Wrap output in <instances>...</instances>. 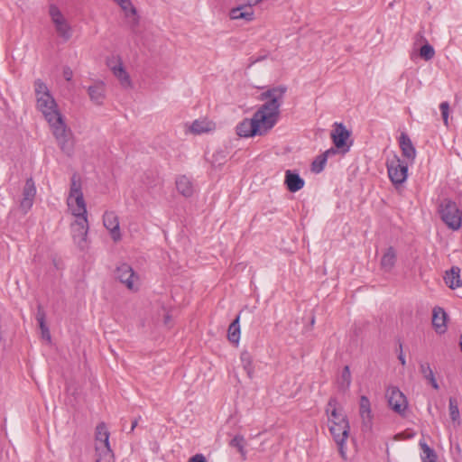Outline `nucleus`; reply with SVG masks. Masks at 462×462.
Here are the masks:
<instances>
[{"label":"nucleus","instance_id":"obj_38","mask_svg":"<svg viewBox=\"0 0 462 462\" xmlns=\"http://www.w3.org/2000/svg\"><path fill=\"white\" fill-rule=\"evenodd\" d=\"M435 55L434 48L429 44L426 43L423 46H421L420 50V56L424 59L425 60H430Z\"/></svg>","mask_w":462,"mask_h":462},{"label":"nucleus","instance_id":"obj_4","mask_svg":"<svg viewBox=\"0 0 462 462\" xmlns=\"http://www.w3.org/2000/svg\"><path fill=\"white\" fill-rule=\"evenodd\" d=\"M438 213L441 220L452 230H458L462 226V211L456 202L444 199L438 206Z\"/></svg>","mask_w":462,"mask_h":462},{"label":"nucleus","instance_id":"obj_9","mask_svg":"<svg viewBox=\"0 0 462 462\" xmlns=\"http://www.w3.org/2000/svg\"><path fill=\"white\" fill-rule=\"evenodd\" d=\"M389 406L397 413L402 414L407 409L405 395L396 386H391L386 390L385 394Z\"/></svg>","mask_w":462,"mask_h":462},{"label":"nucleus","instance_id":"obj_42","mask_svg":"<svg viewBox=\"0 0 462 462\" xmlns=\"http://www.w3.org/2000/svg\"><path fill=\"white\" fill-rule=\"evenodd\" d=\"M39 327H40V329L42 332V337L43 339L47 340L48 342H51V333H50L49 328L46 325V323L40 324Z\"/></svg>","mask_w":462,"mask_h":462},{"label":"nucleus","instance_id":"obj_24","mask_svg":"<svg viewBox=\"0 0 462 462\" xmlns=\"http://www.w3.org/2000/svg\"><path fill=\"white\" fill-rule=\"evenodd\" d=\"M446 284L452 290L462 286V281L460 279V268L453 266L449 272L446 273L444 276Z\"/></svg>","mask_w":462,"mask_h":462},{"label":"nucleus","instance_id":"obj_32","mask_svg":"<svg viewBox=\"0 0 462 462\" xmlns=\"http://www.w3.org/2000/svg\"><path fill=\"white\" fill-rule=\"evenodd\" d=\"M245 445L246 441L242 435H236L229 442V446L236 448L242 456L243 459H245L246 457Z\"/></svg>","mask_w":462,"mask_h":462},{"label":"nucleus","instance_id":"obj_23","mask_svg":"<svg viewBox=\"0 0 462 462\" xmlns=\"http://www.w3.org/2000/svg\"><path fill=\"white\" fill-rule=\"evenodd\" d=\"M177 190L184 197H191L194 193L192 181L186 175L179 176L176 179Z\"/></svg>","mask_w":462,"mask_h":462},{"label":"nucleus","instance_id":"obj_3","mask_svg":"<svg viewBox=\"0 0 462 462\" xmlns=\"http://www.w3.org/2000/svg\"><path fill=\"white\" fill-rule=\"evenodd\" d=\"M50 127L60 149L68 156L72 155L75 146L74 136L66 125L64 117H59L58 120L50 124Z\"/></svg>","mask_w":462,"mask_h":462},{"label":"nucleus","instance_id":"obj_37","mask_svg":"<svg viewBox=\"0 0 462 462\" xmlns=\"http://www.w3.org/2000/svg\"><path fill=\"white\" fill-rule=\"evenodd\" d=\"M80 193H83L81 190L80 177L77 173H74L70 179L69 195L74 196V194Z\"/></svg>","mask_w":462,"mask_h":462},{"label":"nucleus","instance_id":"obj_44","mask_svg":"<svg viewBox=\"0 0 462 462\" xmlns=\"http://www.w3.org/2000/svg\"><path fill=\"white\" fill-rule=\"evenodd\" d=\"M189 462H208L206 457L202 454H196L191 457Z\"/></svg>","mask_w":462,"mask_h":462},{"label":"nucleus","instance_id":"obj_1","mask_svg":"<svg viewBox=\"0 0 462 462\" xmlns=\"http://www.w3.org/2000/svg\"><path fill=\"white\" fill-rule=\"evenodd\" d=\"M286 91L285 86H278L261 93L260 99L264 103L252 118H245L236 125L237 135L253 137L266 134L279 119L280 107Z\"/></svg>","mask_w":462,"mask_h":462},{"label":"nucleus","instance_id":"obj_11","mask_svg":"<svg viewBox=\"0 0 462 462\" xmlns=\"http://www.w3.org/2000/svg\"><path fill=\"white\" fill-rule=\"evenodd\" d=\"M326 413L328 418V423H347L348 420L343 412V409L339 407L337 398L331 397L328 400L326 408Z\"/></svg>","mask_w":462,"mask_h":462},{"label":"nucleus","instance_id":"obj_5","mask_svg":"<svg viewBox=\"0 0 462 462\" xmlns=\"http://www.w3.org/2000/svg\"><path fill=\"white\" fill-rule=\"evenodd\" d=\"M96 462H114V455L109 445V432L105 422L96 428Z\"/></svg>","mask_w":462,"mask_h":462},{"label":"nucleus","instance_id":"obj_19","mask_svg":"<svg viewBox=\"0 0 462 462\" xmlns=\"http://www.w3.org/2000/svg\"><path fill=\"white\" fill-rule=\"evenodd\" d=\"M105 84L102 81L95 82L93 85L89 86L88 88V96L92 102L96 105L103 104L105 99Z\"/></svg>","mask_w":462,"mask_h":462},{"label":"nucleus","instance_id":"obj_34","mask_svg":"<svg viewBox=\"0 0 462 462\" xmlns=\"http://www.w3.org/2000/svg\"><path fill=\"white\" fill-rule=\"evenodd\" d=\"M420 448L423 452L421 457L423 462H428L430 460H437V455L433 448L429 447L425 442H420Z\"/></svg>","mask_w":462,"mask_h":462},{"label":"nucleus","instance_id":"obj_10","mask_svg":"<svg viewBox=\"0 0 462 462\" xmlns=\"http://www.w3.org/2000/svg\"><path fill=\"white\" fill-rule=\"evenodd\" d=\"M329 431L334 438V440L339 448L340 455L345 458L346 452L344 450V445L348 437L349 433V423H332L328 425Z\"/></svg>","mask_w":462,"mask_h":462},{"label":"nucleus","instance_id":"obj_43","mask_svg":"<svg viewBox=\"0 0 462 462\" xmlns=\"http://www.w3.org/2000/svg\"><path fill=\"white\" fill-rule=\"evenodd\" d=\"M63 78L67 80V81H70L72 79V77H73V71L72 69L66 66L63 68Z\"/></svg>","mask_w":462,"mask_h":462},{"label":"nucleus","instance_id":"obj_33","mask_svg":"<svg viewBox=\"0 0 462 462\" xmlns=\"http://www.w3.org/2000/svg\"><path fill=\"white\" fill-rule=\"evenodd\" d=\"M36 195V188L32 178H29L25 181V185L23 189V198L34 199Z\"/></svg>","mask_w":462,"mask_h":462},{"label":"nucleus","instance_id":"obj_13","mask_svg":"<svg viewBox=\"0 0 462 462\" xmlns=\"http://www.w3.org/2000/svg\"><path fill=\"white\" fill-rule=\"evenodd\" d=\"M103 224L109 231L112 239L117 242L121 239V232L119 227V219L114 211H106L103 216Z\"/></svg>","mask_w":462,"mask_h":462},{"label":"nucleus","instance_id":"obj_15","mask_svg":"<svg viewBox=\"0 0 462 462\" xmlns=\"http://www.w3.org/2000/svg\"><path fill=\"white\" fill-rule=\"evenodd\" d=\"M116 277L128 289H134V278L135 277L133 268L127 263H122L116 270Z\"/></svg>","mask_w":462,"mask_h":462},{"label":"nucleus","instance_id":"obj_6","mask_svg":"<svg viewBox=\"0 0 462 462\" xmlns=\"http://www.w3.org/2000/svg\"><path fill=\"white\" fill-rule=\"evenodd\" d=\"M388 176L395 187L402 184L408 176V165L394 155L386 162Z\"/></svg>","mask_w":462,"mask_h":462},{"label":"nucleus","instance_id":"obj_36","mask_svg":"<svg viewBox=\"0 0 462 462\" xmlns=\"http://www.w3.org/2000/svg\"><path fill=\"white\" fill-rule=\"evenodd\" d=\"M328 159L326 155L320 154L315 158L311 163V171L316 173H319L324 170Z\"/></svg>","mask_w":462,"mask_h":462},{"label":"nucleus","instance_id":"obj_45","mask_svg":"<svg viewBox=\"0 0 462 462\" xmlns=\"http://www.w3.org/2000/svg\"><path fill=\"white\" fill-rule=\"evenodd\" d=\"M337 152V151L335 148H330L327 150L325 152H323V155H326V158L328 159L331 155H335Z\"/></svg>","mask_w":462,"mask_h":462},{"label":"nucleus","instance_id":"obj_46","mask_svg":"<svg viewBox=\"0 0 462 462\" xmlns=\"http://www.w3.org/2000/svg\"><path fill=\"white\" fill-rule=\"evenodd\" d=\"M402 344H400V348L402 349ZM398 359L400 360L401 364L404 366L406 365V360H405V357L402 354V352L401 351L399 356H398Z\"/></svg>","mask_w":462,"mask_h":462},{"label":"nucleus","instance_id":"obj_7","mask_svg":"<svg viewBox=\"0 0 462 462\" xmlns=\"http://www.w3.org/2000/svg\"><path fill=\"white\" fill-rule=\"evenodd\" d=\"M49 14L55 25V29L58 34L64 40H69L71 37L70 26L69 25L67 20L64 18L60 9L56 5H51L50 6Z\"/></svg>","mask_w":462,"mask_h":462},{"label":"nucleus","instance_id":"obj_14","mask_svg":"<svg viewBox=\"0 0 462 462\" xmlns=\"http://www.w3.org/2000/svg\"><path fill=\"white\" fill-rule=\"evenodd\" d=\"M67 204L72 214L79 217H87V208L83 193L69 195Z\"/></svg>","mask_w":462,"mask_h":462},{"label":"nucleus","instance_id":"obj_31","mask_svg":"<svg viewBox=\"0 0 462 462\" xmlns=\"http://www.w3.org/2000/svg\"><path fill=\"white\" fill-rule=\"evenodd\" d=\"M240 360L243 365L244 369L245 370L249 378H252L254 375V365H253V357L251 354L245 350L241 353Z\"/></svg>","mask_w":462,"mask_h":462},{"label":"nucleus","instance_id":"obj_41","mask_svg":"<svg viewBox=\"0 0 462 462\" xmlns=\"http://www.w3.org/2000/svg\"><path fill=\"white\" fill-rule=\"evenodd\" d=\"M46 319V313L43 310V308L41 305H38L37 307V313H36V320L38 321V324H43Z\"/></svg>","mask_w":462,"mask_h":462},{"label":"nucleus","instance_id":"obj_12","mask_svg":"<svg viewBox=\"0 0 462 462\" xmlns=\"http://www.w3.org/2000/svg\"><path fill=\"white\" fill-rule=\"evenodd\" d=\"M350 136V132L341 123H335V128L331 132V139L337 149H343L344 152L349 150L346 141Z\"/></svg>","mask_w":462,"mask_h":462},{"label":"nucleus","instance_id":"obj_20","mask_svg":"<svg viewBox=\"0 0 462 462\" xmlns=\"http://www.w3.org/2000/svg\"><path fill=\"white\" fill-rule=\"evenodd\" d=\"M116 3L125 12L127 17H129L130 14L132 15V20L130 21L131 30L133 32H135V29L139 24V17L136 14L135 7L130 0H117Z\"/></svg>","mask_w":462,"mask_h":462},{"label":"nucleus","instance_id":"obj_8","mask_svg":"<svg viewBox=\"0 0 462 462\" xmlns=\"http://www.w3.org/2000/svg\"><path fill=\"white\" fill-rule=\"evenodd\" d=\"M72 237L80 250L87 247V237L88 231V217L76 218L71 225Z\"/></svg>","mask_w":462,"mask_h":462},{"label":"nucleus","instance_id":"obj_52","mask_svg":"<svg viewBox=\"0 0 462 462\" xmlns=\"http://www.w3.org/2000/svg\"><path fill=\"white\" fill-rule=\"evenodd\" d=\"M115 2H116L117 0H114Z\"/></svg>","mask_w":462,"mask_h":462},{"label":"nucleus","instance_id":"obj_29","mask_svg":"<svg viewBox=\"0 0 462 462\" xmlns=\"http://www.w3.org/2000/svg\"><path fill=\"white\" fill-rule=\"evenodd\" d=\"M351 373L348 365H346L341 373L340 377L337 380L338 388L342 392H346L349 389L351 384Z\"/></svg>","mask_w":462,"mask_h":462},{"label":"nucleus","instance_id":"obj_16","mask_svg":"<svg viewBox=\"0 0 462 462\" xmlns=\"http://www.w3.org/2000/svg\"><path fill=\"white\" fill-rule=\"evenodd\" d=\"M359 411L362 418V428L363 430H369L372 428V411L369 399L363 395L360 398Z\"/></svg>","mask_w":462,"mask_h":462},{"label":"nucleus","instance_id":"obj_21","mask_svg":"<svg viewBox=\"0 0 462 462\" xmlns=\"http://www.w3.org/2000/svg\"><path fill=\"white\" fill-rule=\"evenodd\" d=\"M254 11L250 5H240L235 8H232L229 13V16L232 20H245L250 22L254 19Z\"/></svg>","mask_w":462,"mask_h":462},{"label":"nucleus","instance_id":"obj_47","mask_svg":"<svg viewBox=\"0 0 462 462\" xmlns=\"http://www.w3.org/2000/svg\"><path fill=\"white\" fill-rule=\"evenodd\" d=\"M247 1V5H250V7L252 8L253 5H255L259 3H261L263 0H246Z\"/></svg>","mask_w":462,"mask_h":462},{"label":"nucleus","instance_id":"obj_18","mask_svg":"<svg viewBox=\"0 0 462 462\" xmlns=\"http://www.w3.org/2000/svg\"><path fill=\"white\" fill-rule=\"evenodd\" d=\"M284 183L291 192H297L304 187V180L296 172L287 170Z\"/></svg>","mask_w":462,"mask_h":462},{"label":"nucleus","instance_id":"obj_35","mask_svg":"<svg viewBox=\"0 0 462 462\" xmlns=\"http://www.w3.org/2000/svg\"><path fill=\"white\" fill-rule=\"evenodd\" d=\"M449 415L451 420L455 421L459 420V410L457 400L455 397H450L448 400Z\"/></svg>","mask_w":462,"mask_h":462},{"label":"nucleus","instance_id":"obj_39","mask_svg":"<svg viewBox=\"0 0 462 462\" xmlns=\"http://www.w3.org/2000/svg\"><path fill=\"white\" fill-rule=\"evenodd\" d=\"M439 109L441 111V116H442L443 122H444L445 125H448V114H449V104H448V102H447V101L442 102L439 105Z\"/></svg>","mask_w":462,"mask_h":462},{"label":"nucleus","instance_id":"obj_2","mask_svg":"<svg viewBox=\"0 0 462 462\" xmlns=\"http://www.w3.org/2000/svg\"><path fill=\"white\" fill-rule=\"evenodd\" d=\"M34 88L37 109L42 113L49 125L58 120L59 117H63L46 84L41 79H37L34 82Z\"/></svg>","mask_w":462,"mask_h":462},{"label":"nucleus","instance_id":"obj_48","mask_svg":"<svg viewBox=\"0 0 462 462\" xmlns=\"http://www.w3.org/2000/svg\"><path fill=\"white\" fill-rule=\"evenodd\" d=\"M138 424V420H134L133 422H132V426H131V430H130V432H132L134 428L137 426Z\"/></svg>","mask_w":462,"mask_h":462},{"label":"nucleus","instance_id":"obj_26","mask_svg":"<svg viewBox=\"0 0 462 462\" xmlns=\"http://www.w3.org/2000/svg\"><path fill=\"white\" fill-rule=\"evenodd\" d=\"M214 128L215 125L207 120H195L190 125V131L197 134L210 132Z\"/></svg>","mask_w":462,"mask_h":462},{"label":"nucleus","instance_id":"obj_27","mask_svg":"<svg viewBox=\"0 0 462 462\" xmlns=\"http://www.w3.org/2000/svg\"><path fill=\"white\" fill-rule=\"evenodd\" d=\"M420 371L423 375V378L430 383V385L435 389L439 390V385L435 378L434 373L429 363H421L420 365Z\"/></svg>","mask_w":462,"mask_h":462},{"label":"nucleus","instance_id":"obj_50","mask_svg":"<svg viewBox=\"0 0 462 462\" xmlns=\"http://www.w3.org/2000/svg\"><path fill=\"white\" fill-rule=\"evenodd\" d=\"M168 320H169V316H166V318H165V323H167V322H168Z\"/></svg>","mask_w":462,"mask_h":462},{"label":"nucleus","instance_id":"obj_28","mask_svg":"<svg viewBox=\"0 0 462 462\" xmlns=\"http://www.w3.org/2000/svg\"><path fill=\"white\" fill-rule=\"evenodd\" d=\"M239 315L232 321L228 327L227 338L231 343L238 344L240 339V325H239Z\"/></svg>","mask_w":462,"mask_h":462},{"label":"nucleus","instance_id":"obj_25","mask_svg":"<svg viewBox=\"0 0 462 462\" xmlns=\"http://www.w3.org/2000/svg\"><path fill=\"white\" fill-rule=\"evenodd\" d=\"M396 262V252L393 246L387 248L381 259V267L384 272H390Z\"/></svg>","mask_w":462,"mask_h":462},{"label":"nucleus","instance_id":"obj_51","mask_svg":"<svg viewBox=\"0 0 462 462\" xmlns=\"http://www.w3.org/2000/svg\"><path fill=\"white\" fill-rule=\"evenodd\" d=\"M314 322H315V319H314V317H313V318L311 319V324L313 325V324H314Z\"/></svg>","mask_w":462,"mask_h":462},{"label":"nucleus","instance_id":"obj_22","mask_svg":"<svg viewBox=\"0 0 462 462\" xmlns=\"http://www.w3.org/2000/svg\"><path fill=\"white\" fill-rule=\"evenodd\" d=\"M400 147H401L402 155L406 159H408L411 162L414 161V159L416 157V150L411 143V140L410 139L408 134H406L405 133H402L400 135Z\"/></svg>","mask_w":462,"mask_h":462},{"label":"nucleus","instance_id":"obj_30","mask_svg":"<svg viewBox=\"0 0 462 462\" xmlns=\"http://www.w3.org/2000/svg\"><path fill=\"white\" fill-rule=\"evenodd\" d=\"M114 75L120 80L124 86H130L131 81L128 73L125 70L122 62L118 65L111 67Z\"/></svg>","mask_w":462,"mask_h":462},{"label":"nucleus","instance_id":"obj_49","mask_svg":"<svg viewBox=\"0 0 462 462\" xmlns=\"http://www.w3.org/2000/svg\"><path fill=\"white\" fill-rule=\"evenodd\" d=\"M459 346H460V349L462 352V335L460 336V338H459Z\"/></svg>","mask_w":462,"mask_h":462},{"label":"nucleus","instance_id":"obj_17","mask_svg":"<svg viewBox=\"0 0 462 462\" xmlns=\"http://www.w3.org/2000/svg\"><path fill=\"white\" fill-rule=\"evenodd\" d=\"M448 314L441 307H435L432 311V326L439 334L447 331Z\"/></svg>","mask_w":462,"mask_h":462},{"label":"nucleus","instance_id":"obj_40","mask_svg":"<svg viewBox=\"0 0 462 462\" xmlns=\"http://www.w3.org/2000/svg\"><path fill=\"white\" fill-rule=\"evenodd\" d=\"M33 200L32 199L23 198L20 202V209L23 214H26L32 208Z\"/></svg>","mask_w":462,"mask_h":462}]
</instances>
